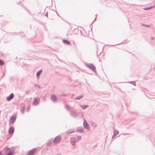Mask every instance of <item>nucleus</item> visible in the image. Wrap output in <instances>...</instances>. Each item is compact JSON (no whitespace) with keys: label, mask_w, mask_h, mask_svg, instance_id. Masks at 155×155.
I'll return each instance as SVG.
<instances>
[{"label":"nucleus","mask_w":155,"mask_h":155,"mask_svg":"<svg viewBox=\"0 0 155 155\" xmlns=\"http://www.w3.org/2000/svg\"><path fill=\"white\" fill-rule=\"evenodd\" d=\"M45 15L46 16V17H48V12H46L45 13Z\"/></svg>","instance_id":"7c9ffc66"},{"label":"nucleus","mask_w":155,"mask_h":155,"mask_svg":"<svg viewBox=\"0 0 155 155\" xmlns=\"http://www.w3.org/2000/svg\"><path fill=\"white\" fill-rule=\"evenodd\" d=\"M71 115L74 117H76L78 115L75 112L73 111H71Z\"/></svg>","instance_id":"6e6552de"},{"label":"nucleus","mask_w":155,"mask_h":155,"mask_svg":"<svg viewBox=\"0 0 155 155\" xmlns=\"http://www.w3.org/2000/svg\"><path fill=\"white\" fill-rule=\"evenodd\" d=\"M120 44H117V45H120Z\"/></svg>","instance_id":"4c0bfd02"},{"label":"nucleus","mask_w":155,"mask_h":155,"mask_svg":"<svg viewBox=\"0 0 155 155\" xmlns=\"http://www.w3.org/2000/svg\"><path fill=\"white\" fill-rule=\"evenodd\" d=\"M76 142H78L81 139V137L80 136H78L74 137Z\"/></svg>","instance_id":"f8f14e48"},{"label":"nucleus","mask_w":155,"mask_h":155,"mask_svg":"<svg viewBox=\"0 0 155 155\" xmlns=\"http://www.w3.org/2000/svg\"><path fill=\"white\" fill-rule=\"evenodd\" d=\"M142 25L144 26H145V27H148V28L150 27V25H145L144 24H142Z\"/></svg>","instance_id":"c85d7f7f"},{"label":"nucleus","mask_w":155,"mask_h":155,"mask_svg":"<svg viewBox=\"0 0 155 155\" xmlns=\"http://www.w3.org/2000/svg\"><path fill=\"white\" fill-rule=\"evenodd\" d=\"M51 99L52 101L54 102H56L57 101V97L54 94L51 95Z\"/></svg>","instance_id":"0eeeda50"},{"label":"nucleus","mask_w":155,"mask_h":155,"mask_svg":"<svg viewBox=\"0 0 155 155\" xmlns=\"http://www.w3.org/2000/svg\"><path fill=\"white\" fill-rule=\"evenodd\" d=\"M91 69L94 72H96V68L93 65Z\"/></svg>","instance_id":"aec40b11"},{"label":"nucleus","mask_w":155,"mask_h":155,"mask_svg":"<svg viewBox=\"0 0 155 155\" xmlns=\"http://www.w3.org/2000/svg\"><path fill=\"white\" fill-rule=\"evenodd\" d=\"M16 118V115H12L10 119V122L12 124H13Z\"/></svg>","instance_id":"7ed1b4c3"},{"label":"nucleus","mask_w":155,"mask_h":155,"mask_svg":"<svg viewBox=\"0 0 155 155\" xmlns=\"http://www.w3.org/2000/svg\"><path fill=\"white\" fill-rule=\"evenodd\" d=\"M51 142V141L50 140H49L48 141V142L46 143L47 145H50V144Z\"/></svg>","instance_id":"bb28decb"},{"label":"nucleus","mask_w":155,"mask_h":155,"mask_svg":"<svg viewBox=\"0 0 155 155\" xmlns=\"http://www.w3.org/2000/svg\"><path fill=\"white\" fill-rule=\"evenodd\" d=\"M42 71V70H40L37 72L36 73V76L38 77Z\"/></svg>","instance_id":"f3484780"},{"label":"nucleus","mask_w":155,"mask_h":155,"mask_svg":"<svg viewBox=\"0 0 155 155\" xmlns=\"http://www.w3.org/2000/svg\"><path fill=\"white\" fill-rule=\"evenodd\" d=\"M35 86H37L38 89H40V87H39V86H38V85H37L36 84H35Z\"/></svg>","instance_id":"2f4dec72"},{"label":"nucleus","mask_w":155,"mask_h":155,"mask_svg":"<svg viewBox=\"0 0 155 155\" xmlns=\"http://www.w3.org/2000/svg\"><path fill=\"white\" fill-rule=\"evenodd\" d=\"M129 83L132 84H133L134 86H136V82L135 81H129Z\"/></svg>","instance_id":"5701e85b"},{"label":"nucleus","mask_w":155,"mask_h":155,"mask_svg":"<svg viewBox=\"0 0 155 155\" xmlns=\"http://www.w3.org/2000/svg\"><path fill=\"white\" fill-rule=\"evenodd\" d=\"M77 130L81 133H83L84 132V129L82 127H78L77 128Z\"/></svg>","instance_id":"9d476101"},{"label":"nucleus","mask_w":155,"mask_h":155,"mask_svg":"<svg viewBox=\"0 0 155 155\" xmlns=\"http://www.w3.org/2000/svg\"><path fill=\"white\" fill-rule=\"evenodd\" d=\"M66 95L65 94H63L62 95H61V96H65Z\"/></svg>","instance_id":"473e14b6"},{"label":"nucleus","mask_w":155,"mask_h":155,"mask_svg":"<svg viewBox=\"0 0 155 155\" xmlns=\"http://www.w3.org/2000/svg\"><path fill=\"white\" fill-rule=\"evenodd\" d=\"M119 131L117 130H114L112 138H113L116 136L117 134H119Z\"/></svg>","instance_id":"ddd939ff"},{"label":"nucleus","mask_w":155,"mask_h":155,"mask_svg":"<svg viewBox=\"0 0 155 155\" xmlns=\"http://www.w3.org/2000/svg\"><path fill=\"white\" fill-rule=\"evenodd\" d=\"M14 97V94L12 93L9 95V96L7 97V100L8 101H11Z\"/></svg>","instance_id":"423d86ee"},{"label":"nucleus","mask_w":155,"mask_h":155,"mask_svg":"<svg viewBox=\"0 0 155 155\" xmlns=\"http://www.w3.org/2000/svg\"><path fill=\"white\" fill-rule=\"evenodd\" d=\"M76 142H77L76 141L74 138V137L72 138L71 140V144L73 145H74Z\"/></svg>","instance_id":"1a4fd4ad"},{"label":"nucleus","mask_w":155,"mask_h":155,"mask_svg":"<svg viewBox=\"0 0 155 155\" xmlns=\"http://www.w3.org/2000/svg\"><path fill=\"white\" fill-rule=\"evenodd\" d=\"M36 148L31 150L28 152L27 155H34V154L36 151Z\"/></svg>","instance_id":"20e7f679"},{"label":"nucleus","mask_w":155,"mask_h":155,"mask_svg":"<svg viewBox=\"0 0 155 155\" xmlns=\"http://www.w3.org/2000/svg\"><path fill=\"white\" fill-rule=\"evenodd\" d=\"M61 139V137L60 136H58L54 139L53 143L55 144L58 143Z\"/></svg>","instance_id":"f03ea898"},{"label":"nucleus","mask_w":155,"mask_h":155,"mask_svg":"<svg viewBox=\"0 0 155 155\" xmlns=\"http://www.w3.org/2000/svg\"><path fill=\"white\" fill-rule=\"evenodd\" d=\"M88 106V105H82L81 106V107L84 109H85Z\"/></svg>","instance_id":"6ab92c4d"},{"label":"nucleus","mask_w":155,"mask_h":155,"mask_svg":"<svg viewBox=\"0 0 155 155\" xmlns=\"http://www.w3.org/2000/svg\"><path fill=\"white\" fill-rule=\"evenodd\" d=\"M14 128L12 127H11L9 129L8 131V133L9 134H12L14 132Z\"/></svg>","instance_id":"9b49d317"},{"label":"nucleus","mask_w":155,"mask_h":155,"mask_svg":"<svg viewBox=\"0 0 155 155\" xmlns=\"http://www.w3.org/2000/svg\"><path fill=\"white\" fill-rule=\"evenodd\" d=\"M4 150H7L8 151H11L10 150V149L8 147H6L5 148Z\"/></svg>","instance_id":"cd10ccee"},{"label":"nucleus","mask_w":155,"mask_h":155,"mask_svg":"<svg viewBox=\"0 0 155 155\" xmlns=\"http://www.w3.org/2000/svg\"><path fill=\"white\" fill-rule=\"evenodd\" d=\"M15 154V152L13 151H9L7 154L5 155H13Z\"/></svg>","instance_id":"dca6fc26"},{"label":"nucleus","mask_w":155,"mask_h":155,"mask_svg":"<svg viewBox=\"0 0 155 155\" xmlns=\"http://www.w3.org/2000/svg\"><path fill=\"white\" fill-rule=\"evenodd\" d=\"M93 65V64H86V66L90 69H91Z\"/></svg>","instance_id":"2eb2a0df"},{"label":"nucleus","mask_w":155,"mask_h":155,"mask_svg":"<svg viewBox=\"0 0 155 155\" xmlns=\"http://www.w3.org/2000/svg\"><path fill=\"white\" fill-rule=\"evenodd\" d=\"M40 99L39 97H37L34 99V101L33 103V106H37L38 105L39 103Z\"/></svg>","instance_id":"f257e3e1"},{"label":"nucleus","mask_w":155,"mask_h":155,"mask_svg":"<svg viewBox=\"0 0 155 155\" xmlns=\"http://www.w3.org/2000/svg\"><path fill=\"white\" fill-rule=\"evenodd\" d=\"M58 155H62L61 154H60V153H58Z\"/></svg>","instance_id":"c9c22d12"},{"label":"nucleus","mask_w":155,"mask_h":155,"mask_svg":"<svg viewBox=\"0 0 155 155\" xmlns=\"http://www.w3.org/2000/svg\"><path fill=\"white\" fill-rule=\"evenodd\" d=\"M65 109L67 110H69L70 109V107L67 105H65Z\"/></svg>","instance_id":"4be33fe9"},{"label":"nucleus","mask_w":155,"mask_h":155,"mask_svg":"<svg viewBox=\"0 0 155 155\" xmlns=\"http://www.w3.org/2000/svg\"><path fill=\"white\" fill-rule=\"evenodd\" d=\"M153 7H154V6H150V7H148V8H144V10H147L148 9H150L152 8H153Z\"/></svg>","instance_id":"393cba45"},{"label":"nucleus","mask_w":155,"mask_h":155,"mask_svg":"<svg viewBox=\"0 0 155 155\" xmlns=\"http://www.w3.org/2000/svg\"><path fill=\"white\" fill-rule=\"evenodd\" d=\"M4 64V61L0 59V65H2Z\"/></svg>","instance_id":"a878e982"},{"label":"nucleus","mask_w":155,"mask_h":155,"mask_svg":"<svg viewBox=\"0 0 155 155\" xmlns=\"http://www.w3.org/2000/svg\"><path fill=\"white\" fill-rule=\"evenodd\" d=\"M74 131V129H72L69 130H68V134H71L73 133Z\"/></svg>","instance_id":"412c9836"},{"label":"nucleus","mask_w":155,"mask_h":155,"mask_svg":"<svg viewBox=\"0 0 155 155\" xmlns=\"http://www.w3.org/2000/svg\"><path fill=\"white\" fill-rule=\"evenodd\" d=\"M25 110V108L22 107L21 109V112L22 114H24Z\"/></svg>","instance_id":"b1692460"},{"label":"nucleus","mask_w":155,"mask_h":155,"mask_svg":"<svg viewBox=\"0 0 155 155\" xmlns=\"http://www.w3.org/2000/svg\"><path fill=\"white\" fill-rule=\"evenodd\" d=\"M63 42L65 44L69 45H70V42L66 40H63Z\"/></svg>","instance_id":"4468645a"},{"label":"nucleus","mask_w":155,"mask_h":155,"mask_svg":"<svg viewBox=\"0 0 155 155\" xmlns=\"http://www.w3.org/2000/svg\"><path fill=\"white\" fill-rule=\"evenodd\" d=\"M125 40H126V42L127 41V40H125Z\"/></svg>","instance_id":"e433bc0d"},{"label":"nucleus","mask_w":155,"mask_h":155,"mask_svg":"<svg viewBox=\"0 0 155 155\" xmlns=\"http://www.w3.org/2000/svg\"><path fill=\"white\" fill-rule=\"evenodd\" d=\"M83 126L84 128L87 129H89L90 127L87 121L85 120L84 121Z\"/></svg>","instance_id":"39448f33"},{"label":"nucleus","mask_w":155,"mask_h":155,"mask_svg":"<svg viewBox=\"0 0 155 155\" xmlns=\"http://www.w3.org/2000/svg\"><path fill=\"white\" fill-rule=\"evenodd\" d=\"M30 108V107H29V106L28 107H27V109H26L27 111V112H28Z\"/></svg>","instance_id":"c756f323"},{"label":"nucleus","mask_w":155,"mask_h":155,"mask_svg":"<svg viewBox=\"0 0 155 155\" xmlns=\"http://www.w3.org/2000/svg\"><path fill=\"white\" fill-rule=\"evenodd\" d=\"M2 151H0V155H2Z\"/></svg>","instance_id":"72a5a7b5"},{"label":"nucleus","mask_w":155,"mask_h":155,"mask_svg":"<svg viewBox=\"0 0 155 155\" xmlns=\"http://www.w3.org/2000/svg\"><path fill=\"white\" fill-rule=\"evenodd\" d=\"M151 39H152V40H153V39H154V38H153V37H151Z\"/></svg>","instance_id":"f704fd0d"},{"label":"nucleus","mask_w":155,"mask_h":155,"mask_svg":"<svg viewBox=\"0 0 155 155\" xmlns=\"http://www.w3.org/2000/svg\"><path fill=\"white\" fill-rule=\"evenodd\" d=\"M83 97V95L82 94L81 96H78L77 97L74 98V99L76 100H79L82 98Z\"/></svg>","instance_id":"a211bd4d"}]
</instances>
